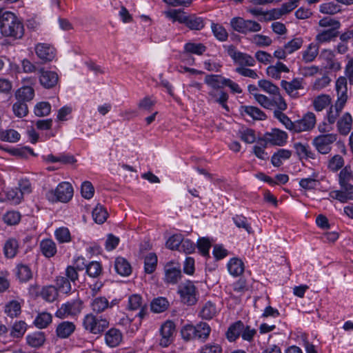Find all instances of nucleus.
Segmentation results:
<instances>
[{"label": "nucleus", "instance_id": "423d86ee", "mask_svg": "<svg viewBox=\"0 0 353 353\" xmlns=\"http://www.w3.org/2000/svg\"><path fill=\"white\" fill-rule=\"evenodd\" d=\"M337 134H319L312 140V145L322 154H327L332 150V145L336 141Z\"/></svg>", "mask_w": 353, "mask_h": 353}, {"label": "nucleus", "instance_id": "58836bf2", "mask_svg": "<svg viewBox=\"0 0 353 353\" xmlns=\"http://www.w3.org/2000/svg\"><path fill=\"white\" fill-rule=\"evenodd\" d=\"M317 177L318 174L314 172L311 176L301 179L299 185L305 190H314L319 185Z\"/></svg>", "mask_w": 353, "mask_h": 353}, {"label": "nucleus", "instance_id": "f8f14e48", "mask_svg": "<svg viewBox=\"0 0 353 353\" xmlns=\"http://www.w3.org/2000/svg\"><path fill=\"white\" fill-rule=\"evenodd\" d=\"M39 81L43 88L50 89L57 84L59 77L54 71L41 68L39 70Z\"/></svg>", "mask_w": 353, "mask_h": 353}, {"label": "nucleus", "instance_id": "864d4df0", "mask_svg": "<svg viewBox=\"0 0 353 353\" xmlns=\"http://www.w3.org/2000/svg\"><path fill=\"white\" fill-rule=\"evenodd\" d=\"M157 256L154 253H149L144 259L145 272L148 274L152 273L157 267Z\"/></svg>", "mask_w": 353, "mask_h": 353}, {"label": "nucleus", "instance_id": "774afa93", "mask_svg": "<svg viewBox=\"0 0 353 353\" xmlns=\"http://www.w3.org/2000/svg\"><path fill=\"white\" fill-rule=\"evenodd\" d=\"M303 43V40L301 37H296L288 41L284 45V48L288 51V54H290L295 51L299 50Z\"/></svg>", "mask_w": 353, "mask_h": 353}, {"label": "nucleus", "instance_id": "de8ad7c7", "mask_svg": "<svg viewBox=\"0 0 353 353\" xmlns=\"http://www.w3.org/2000/svg\"><path fill=\"white\" fill-rule=\"evenodd\" d=\"M217 313L216 305L211 301H208L204 304L200 312V315L203 319H211Z\"/></svg>", "mask_w": 353, "mask_h": 353}, {"label": "nucleus", "instance_id": "2eb2a0df", "mask_svg": "<svg viewBox=\"0 0 353 353\" xmlns=\"http://www.w3.org/2000/svg\"><path fill=\"white\" fill-rule=\"evenodd\" d=\"M281 86L292 98L299 97V90L303 89V80L296 78L290 81H282Z\"/></svg>", "mask_w": 353, "mask_h": 353}, {"label": "nucleus", "instance_id": "5fc2aeb1", "mask_svg": "<svg viewBox=\"0 0 353 353\" xmlns=\"http://www.w3.org/2000/svg\"><path fill=\"white\" fill-rule=\"evenodd\" d=\"M92 218L99 224L104 223L108 218V212L101 205H97L92 210Z\"/></svg>", "mask_w": 353, "mask_h": 353}, {"label": "nucleus", "instance_id": "bb28decb", "mask_svg": "<svg viewBox=\"0 0 353 353\" xmlns=\"http://www.w3.org/2000/svg\"><path fill=\"white\" fill-rule=\"evenodd\" d=\"M294 148L296 154L301 159H315V153L311 150L310 147L307 144L297 142L294 144Z\"/></svg>", "mask_w": 353, "mask_h": 353}, {"label": "nucleus", "instance_id": "e433bc0d", "mask_svg": "<svg viewBox=\"0 0 353 353\" xmlns=\"http://www.w3.org/2000/svg\"><path fill=\"white\" fill-rule=\"evenodd\" d=\"M109 301L105 296H98L93 299L90 307L95 313H101L108 309Z\"/></svg>", "mask_w": 353, "mask_h": 353}, {"label": "nucleus", "instance_id": "49530a36", "mask_svg": "<svg viewBox=\"0 0 353 353\" xmlns=\"http://www.w3.org/2000/svg\"><path fill=\"white\" fill-rule=\"evenodd\" d=\"M27 330V324L23 321H15L10 330L13 338H21Z\"/></svg>", "mask_w": 353, "mask_h": 353}, {"label": "nucleus", "instance_id": "2f4dec72", "mask_svg": "<svg viewBox=\"0 0 353 353\" xmlns=\"http://www.w3.org/2000/svg\"><path fill=\"white\" fill-rule=\"evenodd\" d=\"M114 268L117 272L123 276L130 275L132 272L130 264L123 257H117L116 259Z\"/></svg>", "mask_w": 353, "mask_h": 353}, {"label": "nucleus", "instance_id": "4c0bfd02", "mask_svg": "<svg viewBox=\"0 0 353 353\" xmlns=\"http://www.w3.org/2000/svg\"><path fill=\"white\" fill-rule=\"evenodd\" d=\"M292 152L286 149H279L275 152L271 159L272 163L274 166H280L283 161H285L290 158Z\"/></svg>", "mask_w": 353, "mask_h": 353}, {"label": "nucleus", "instance_id": "9b49d317", "mask_svg": "<svg viewBox=\"0 0 353 353\" xmlns=\"http://www.w3.org/2000/svg\"><path fill=\"white\" fill-rule=\"evenodd\" d=\"M288 134L281 130L274 128L264 135V140L266 143H269L274 145L283 146L288 140Z\"/></svg>", "mask_w": 353, "mask_h": 353}, {"label": "nucleus", "instance_id": "09e8293b", "mask_svg": "<svg viewBox=\"0 0 353 353\" xmlns=\"http://www.w3.org/2000/svg\"><path fill=\"white\" fill-rule=\"evenodd\" d=\"M344 165V159L339 154H335L327 161V169L332 172H337Z\"/></svg>", "mask_w": 353, "mask_h": 353}, {"label": "nucleus", "instance_id": "393cba45", "mask_svg": "<svg viewBox=\"0 0 353 353\" xmlns=\"http://www.w3.org/2000/svg\"><path fill=\"white\" fill-rule=\"evenodd\" d=\"M76 326L72 322L63 321L57 325L56 333L58 337L66 339L74 332Z\"/></svg>", "mask_w": 353, "mask_h": 353}, {"label": "nucleus", "instance_id": "1a4fd4ad", "mask_svg": "<svg viewBox=\"0 0 353 353\" xmlns=\"http://www.w3.org/2000/svg\"><path fill=\"white\" fill-rule=\"evenodd\" d=\"M82 310V302L80 300H75L62 304L56 312V316L60 319H65L68 316H74L79 314Z\"/></svg>", "mask_w": 353, "mask_h": 353}, {"label": "nucleus", "instance_id": "473e14b6", "mask_svg": "<svg viewBox=\"0 0 353 353\" xmlns=\"http://www.w3.org/2000/svg\"><path fill=\"white\" fill-rule=\"evenodd\" d=\"M27 343L32 347H39L43 345L46 336L42 332H35L28 334L26 338Z\"/></svg>", "mask_w": 353, "mask_h": 353}, {"label": "nucleus", "instance_id": "dca6fc26", "mask_svg": "<svg viewBox=\"0 0 353 353\" xmlns=\"http://www.w3.org/2000/svg\"><path fill=\"white\" fill-rule=\"evenodd\" d=\"M292 5L283 3L280 8H272L265 11L263 21H270L281 19L283 16L292 12Z\"/></svg>", "mask_w": 353, "mask_h": 353}, {"label": "nucleus", "instance_id": "aec40b11", "mask_svg": "<svg viewBox=\"0 0 353 353\" xmlns=\"http://www.w3.org/2000/svg\"><path fill=\"white\" fill-rule=\"evenodd\" d=\"M345 104V102L336 100L334 103L331 105L327 110L325 119L331 123H334L339 119V115Z\"/></svg>", "mask_w": 353, "mask_h": 353}, {"label": "nucleus", "instance_id": "5701e85b", "mask_svg": "<svg viewBox=\"0 0 353 353\" xmlns=\"http://www.w3.org/2000/svg\"><path fill=\"white\" fill-rule=\"evenodd\" d=\"M315 37V41L319 46L327 43L334 40L338 36V30H318Z\"/></svg>", "mask_w": 353, "mask_h": 353}, {"label": "nucleus", "instance_id": "6ab92c4d", "mask_svg": "<svg viewBox=\"0 0 353 353\" xmlns=\"http://www.w3.org/2000/svg\"><path fill=\"white\" fill-rule=\"evenodd\" d=\"M352 127V117L349 112L344 113L337 121L336 128L339 133L343 136L347 135Z\"/></svg>", "mask_w": 353, "mask_h": 353}, {"label": "nucleus", "instance_id": "cd10ccee", "mask_svg": "<svg viewBox=\"0 0 353 353\" xmlns=\"http://www.w3.org/2000/svg\"><path fill=\"white\" fill-rule=\"evenodd\" d=\"M105 339L108 345L110 347H116L121 342L122 334L119 330L112 328L106 332Z\"/></svg>", "mask_w": 353, "mask_h": 353}, {"label": "nucleus", "instance_id": "ddd939ff", "mask_svg": "<svg viewBox=\"0 0 353 353\" xmlns=\"http://www.w3.org/2000/svg\"><path fill=\"white\" fill-rule=\"evenodd\" d=\"M228 94L220 89H210L208 93L207 100L208 103H217L227 112L229 111V107L227 105Z\"/></svg>", "mask_w": 353, "mask_h": 353}, {"label": "nucleus", "instance_id": "7ed1b4c3", "mask_svg": "<svg viewBox=\"0 0 353 353\" xmlns=\"http://www.w3.org/2000/svg\"><path fill=\"white\" fill-rule=\"evenodd\" d=\"M46 196L52 203H67L73 196V188L69 182L63 181L59 183L55 189L48 190Z\"/></svg>", "mask_w": 353, "mask_h": 353}, {"label": "nucleus", "instance_id": "f03ea898", "mask_svg": "<svg viewBox=\"0 0 353 353\" xmlns=\"http://www.w3.org/2000/svg\"><path fill=\"white\" fill-rule=\"evenodd\" d=\"M274 116L286 129L293 133H299L313 129L316 123V116L313 112H307L301 119L292 121L282 111H274Z\"/></svg>", "mask_w": 353, "mask_h": 353}, {"label": "nucleus", "instance_id": "79ce46f5", "mask_svg": "<svg viewBox=\"0 0 353 353\" xmlns=\"http://www.w3.org/2000/svg\"><path fill=\"white\" fill-rule=\"evenodd\" d=\"M225 78L214 74H208L205 77L204 82L210 89H220L223 86Z\"/></svg>", "mask_w": 353, "mask_h": 353}, {"label": "nucleus", "instance_id": "052dcab7", "mask_svg": "<svg viewBox=\"0 0 353 353\" xmlns=\"http://www.w3.org/2000/svg\"><path fill=\"white\" fill-rule=\"evenodd\" d=\"M319 26L325 30H338L341 26L340 22L330 17H324L319 20Z\"/></svg>", "mask_w": 353, "mask_h": 353}, {"label": "nucleus", "instance_id": "ea45409f", "mask_svg": "<svg viewBox=\"0 0 353 353\" xmlns=\"http://www.w3.org/2000/svg\"><path fill=\"white\" fill-rule=\"evenodd\" d=\"M244 330V324L238 321L233 325H232L228 332H227V338L230 341H235L240 335H241L242 332Z\"/></svg>", "mask_w": 353, "mask_h": 353}, {"label": "nucleus", "instance_id": "9d476101", "mask_svg": "<svg viewBox=\"0 0 353 353\" xmlns=\"http://www.w3.org/2000/svg\"><path fill=\"white\" fill-rule=\"evenodd\" d=\"M161 339L159 344L162 347L169 346L174 340L175 334V325L172 321H166L160 328Z\"/></svg>", "mask_w": 353, "mask_h": 353}, {"label": "nucleus", "instance_id": "bf43d9fd", "mask_svg": "<svg viewBox=\"0 0 353 353\" xmlns=\"http://www.w3.org/2000/svg\"><path fill=\"white\" fill-rule=\"evenodd\" d=\"M168 307V301L163 297L154 299L151 303V310L155 313L163 312Z\"/></svg>", "mask_w": 353, "mask_h": 353}, {"label": "nucleus", "instance_id": "c756f323", "mask_svg": "<svg viewBox=\"0 0 353 353\" xmlns=\"http://www.w3.org/2000/svg\"><path fill=\"white\" fill-rule=\"evenodd\" d=\"M164 16L173 23L179 22L183 24L185 22L186 13L180 9H169L163 12Z\"/></svg>", "mask_w": 353, "mask_h": 353}, {"label": "nucleus", "instance_id": "c03bdc74", "mask_svg": "<svg viewBox=\"0 0 353 353\" xmlns=\"http://www.w3.org/2000/svg\"><path fill=\"white\" fill-rule=\"evenodd\" d=\"M195 339L200 340H205L208 338L211 328L206 323H200L194 326Z\"/></svg>", "mask_w": 353, "mask_h": 353}, {"label": "nucleus", "instance_id": "13d9d810", "mask_svg": "<svg viewBox=\"0 0 353 353\" xmlns=\"http://www.w3.org/2000/svg\"><path fill=\"white\" fill-rule=\"evenodd\" d=\"M184 49L187 52L201 55L205 52L206 47L201 43L189 42L185 44Z\"/></svg>", "mask_w": 353, "mask_h": 353}, {"label": "nucleus", "instance_id": "f3484780", "mask_svg": "<svg viewBox=\"0 0 353 353\" xmlns=\"http://www.w3.org/2000/svg\"><path fill=\"white\" fill-rule=\"evenodd\" d=\"M145 303L139 294H132L128 298V309L129 310H139L137 316L143 319L146 315Z\"/></svg>", "mask_w": 353, "mask_h": 353}, {"label": "nucleus", "instance_id": "69168bd1", "mask_svg": "<svg viewBox=\"0 0 353 353\" xmlns=\"http://www.w3.org/2000/svg\"><path fill=\"white\" fill-rule=\"evenodd\" d=\"M41 294L47 301L52 302L58 296L57 289L52 285L46 286L42 289Z\"/></svg>", "mask_w": 353, "mask_h": 353}, {"label": "nucleus", "instance_id": "6e6d98bb", "mask_svg": "<svg viewBox=\"0 0 353 353\" xmlns=\"http://www.w3.org/2000/svg\"><path fill=\"white\" fill-rule=\"evenodd\" d=\"M211 29L214 36L220 41H225L228 39V33L223 26L212 23Z\"/></svg>", "mask_w": 353, "mask_h": 353}, {"label": "nucleus", "instance_id": "4d7b16f0", "mask_svg": "<svg viewBox=\"0 0 353 353\" xmlns=\"http://www.w3.org/2000/svg\"><path fill=\"white\" fill-rule=\"evenodd\" d=\"M353 174L350 167L345 166L339 173V184L342 188L350 185L349 182L352 179Z\"/></svg>", "mask_w": 353, "mask_h": 353}, {"label": "nucleus", "instance_id": "4be33fe9", "mask_svg": "<svg viewBox=\"0 0 353 353\" xmlns=\"http://www.w3.org/2000/svg\"><path fill=\"white\" fill-rule=\"evenodd\" d=\"M347 79L344 77H340L337 79L335 84V89L337 94L336 100L347 103Z\"/></svg>", "mask_w": 353, "mask_h": 353}, {"label": "nucleus", "instance_id": "a211bd4d", "mask_svg": "<svg viewBox=\"0 0 353 353\" xmlns=\"http://www.w3.org/2000/svg\"><path fill=\"white\" fill-rule=\"evenodd\" d=\"M165 281L168 283L175 284L181 276L180 265L172 262L168 263L165 265Z\"/></svg>", "mask_w": 353, "mask_h": 353}, {"label": "nucleus", "instance_id": "f257e3e1", "mask_svg": "<svg viewBox=\"0 0 353 353\" xmlns=\"http://www.w3.org/2000/svg\"><path fill=\"white\" fill-rule=\"evenodd\" d=\"M0 32L6 37L20 39L24 35V26L15 14L10 11L0 10Z\"/></svg>", "mask_w": 353, "mask_h": 353}, {"label": "nucleus", "instance_id": "412c9836", "mask_svg": "<svg viewBox=\"0 0 353 353\" xmlns=\"http://www.w3.org/2000/svg\"><path fill=\"white\" fill-rule=\"evenodd\" d=\"M21 194L17 188H7L0 194V202L8 201L12 204H19L22 201Z\"/></svg>", "mask_w": 353, "mask_h": 353}, {"label": "nucleus", "instance_id": "a878e982", "mask_svg": "<svg viewBox=\"0 0 353 353\" xmlns=\"http://www.w3.org/2000/svg\"><path fill=\"white\" fill-rule=\"evenodd\" d=\"M319 52V46L316 43H311L301 52L302 60L305 63L312 62L318 56Z\"/></svg>", "mask_w": 353, "mask_h": 353}, {"label": "nucleus", "instance_id": "603ef678", "mask_svg": "<svg viewBox=\"0 0 353 353\" xmlns=\"http://www.w3.org/2000/svg\"><path fill=\"white\" fill-rule=\"evenodd\" d=\"M52 322V315L48 312H42L37 315L34 321V325L39 328H46Z\"/></svg>", "mask_w": 353, "mask_h": 353}, {"label": "nucleus", "instance_id": "7c9ffc66", "mask_svg": "<svg viewBox=\"0 0 353 353\" xmlns=\"http://www.w3.org/2000/svg\"><path fill=\"white\" fill-rule=\"evenodd\" d=\"M228 270L231 275L237 276L243 272L244 264L240 259L234 257L228 261Z\"/></svg>", "mask_w": 353, "mask_h": 353}, {"label": "nucleus", "instance_id": "b1692460", "mask_svg": "<svg viewBox=\"0 0 353 353\" xmlns=\"http://www.w3.org/2000/svg\"><path fill=\"white\" fill-rule=\"evenodd\" d=\"M332 103V97L327 94H321L312 100V105L316 112H321Z\"/></svg>", "mask_w": 353, "mask_h": 353}, {"label": "nucleus", "instance_id": "8fccbe9b", "mask_svg": "<svg viewBox=\"0 0 353 353\" xmlns=\"http://www.w3.org/2000/svg\"><path fill=\"white\" fill-rule=\"evenodd\" d=\"M258 86L261 90L272 95L279 91V88L266 79H261L258 81Z\"/></svg>", "mask_w": 353, "mask_h": 353}, {"label": "nucleus", "instance_id": "0eeeda50", "mask_svg": "<svg viewBox=\"0 0 353 353\" xmlns=\"http://www.w3.org/2000/svg\"><path fill=\"white\" fill-rule=\"evenodd\" d=\"M178 293L181 301L188 305H194L197 301L198 292L194 283L187 281L179 285Z\"/></svg>", "mask_w": 353, "mask_h": 353}, {"label": "nucleus", "instance_id": "a19ab883", "mask_svg": "<svg viewBox=\"0 0 353 353\" xmlns=\"http://www.w3.org/2000/svg\"><path fill=\"white\" fill-rule=\"evenodd\" d=\"M4 312L11 318L17 317L21 312V303L15 300L11 301L6 304Z\"/></svg>", "mask_w": 353, "mask_h": 353}, {"label": "nucleus", "instance_id": "3c124183", "mask_svg": "<svg viewBox=\"0 0 353 353\" xmlns=\"http://www.w3.org/2000/svg\"><path fill=\"white\" fill-rule=\"evenodd\" d=\"M243 112L250 116L253 119L264 120L266 118L265 113L259 108L254 106H243L242 107Z\"/></svg>", "mask_w": 353, "mask_h": 353}, {"label": "nucleus", "instance_id": "0e129e2a", "mask_svg": "<svg viewBox=\"0 0 353 353\" xmlns=\"http://www.w3.org/2000/svg\"><path fill=\"white\" fill-rule=\"evenodd\" d=\"M247 23L248 19H245L240 17H236L231 19L230 24L234 31L242 34L245 30Z\"/></svg>", "mask_w": 353, "mask_h": 353}, {"label": "nucleus", "instance_id": "20e7f679", "mask_svg": "<svg viewBox=\"0 0 353 353\" xmlns=\"http://www.w3.org/2000/svg\"><path fill=\"white\" fill-rule=\"evenodd\" d=\"M82 324L83 328L88 332L92 334H100L108 327L109 323L105 319L90 313L83 317Z\"/></svg>", "mask_w": 353, "mask_h": 353}, {"label": "nucleus", "instance_id": "e2e57ef3", "mask_svg": "<svg viewBox=\"0 0 353 353\" xmlns=\"http://www.w3.org/2000/svg\"><path fill=\"white\" fill-rule=\"evenodd\" d=\"M12 111L17 117H24L28 113V105L25 102L17 100L12 105Z\"/></svg>", "mask_w": 353, "mask_h": 353}, {"label": "nucleus", "instance_id": "338daca9", "mask_svg": "<svg viewBox=\"0 0 353 353\" xmlns=\"http://www.w3.org/2000/svg\"><path fill=\"white\" fill-rule=\"evenodd\" d=\"M54 235L57 240L61 243H68L71 241V235L69 230L67 228H59L54 232Z\"/></svg>", "mask_w": 353, "mask_h": 353}, {"label": "nucleus", "instance_id": "4468645a", "mask_svg": "<svg viewBox=\"0 0 353 353\" xmlns=\"http://www.w3.org/2000/svg\"><path fill=\"white\" fill-rule=\"evenodd\" d=\"M34 50L38 58L43 62L51 61L55 57V50L50 44L37 43L35 46Z\"/></svg>", "mask_w": 353, "mask_h": 353}, {"label": "nucleus", "instance_id": "39448f33", "mask_svg": "<svg viewBox=\"0 0 353 353\" xmlns=\"http://www.w3.org/2000/svg\"><path fill=\"white\" fill-rule=\"evenodd\" d=\"M319 60L321 68L331 72H338L342 68L341 63L336 59L334 52L330 49H323L319 54Z\"/></svg>", "mask_w": 353, "mask_h": 353}, {"label": "nucleus", "instance_id": "c9c22d12", "mask_svg": "<svg viewBox=\"0 0 353 353\" xmlns=\"http://www.w3.org/2000/svg\"><path fill=\"white\" fill-rule=\"evenodd\" d=\"M44 160L48 163H60L62 164H73L76 162L75 159L72 155L59 154L54 156L48 154L43 157Z\"/></svg>", "mask_w": 353, "mask_h": 353}, {"label": "nucleus", "instance_id": "f704fd0d", "mask_svg": "<svg viewBox=\"0 0 353 353\" xmlns=\"http://www.w3.org/2000/svg\"><path fill=\"white\" fill-rule=\"evenodd\" d=\"M188 28L194 30H200L205 26L202 17L196 15H187L184 23Z\"/></svg>", "mask_w": 353, "mask_h": 353}, {"label": "nucleus", "instance_id": "72a5a7b5", "mask_svg": "<svg viewBox=\"0 0 353 353\" xmlns=\"http://www.w3.org/2000/svg\"><path fill=\"white\" fill-rule=\"evenodd\" d=\"M40 249L42 254L48 258L54 256L57 253L56 244L51 239L42 240L40 243Z\"/></svg>", "mask_w": 353, "mask_h": 353}, {"label": "nucleus", "instance_id": "6e6552de", "mask_svg": "<svg viewBox=\"0 0 353 353\" xmlns=\"http://www.w3.org/2000/svg\"><path fill=\"white\" fill-rule=\"evenodd\" d=\"M225 48L228 55L236 64L239 65V67L255 65L256 61L251 55L237 51L232 45L225 46Z\"/></svg>", "mask_w": 353, "mask_h": 353}, {"label": "nucleus", "instance_id": "a18cd8bd", "mask_svg": "<svg viewBox=\"0 0 353 353\" xmlns=\"http://www.w3.org/2000/svg\"><path fill=\"white\" fill-rule=\"evenodd\" d=\"M18 242L14 239H9L6 241L3 251L7 258H13L16 256L18 251Z\"/></svg>", "mask_w": 353, "mask_h": 353}, {"label": "nucleus", "instance_id": "c85d7f7f", "mask_svg": "<svg viewBox=\"0 0 353 353\" xmlns=\"http://www.w3.org/2000/svg\"><path fill=\"white\" fill-rule=\"evenodd\" d=\"M34 97V90L31 86H23L15 92L16 99L25 103L32 100Z\"/></svg>", "mask_w": 353, "mask_h": 353}, {"label": "nucleus", "instance_id": "37998d69", "mask_svg": "<svg viewBox=\"0 0 353 353\" xmlns=\"http://www.w3.org/2000/svg\"><path fill=\"white\" fill-rule=\"evenodd\" d=\"M16 274L21 282H26L29 281L32 276V273L30 268L28 265L24 264L17 265L16 268Z\"/></svg>", "mask_w": 353, "mask_h": 353}, {"label": "nucleus", "instance_id": "680f3d73", "mask_svg": "<svg viewBox=\"0 0 353 353\" xmlns=\"http://www.w3.org/2000/svg\"><path fill=\"white\" fill-rule=\"evenodd\" d=\"M250 41L258 47H268L272 43V39L268 36L259 34L253 35Z\"/></svg>", "mask_w": 353, "mask_h": 353}]
</instances>
